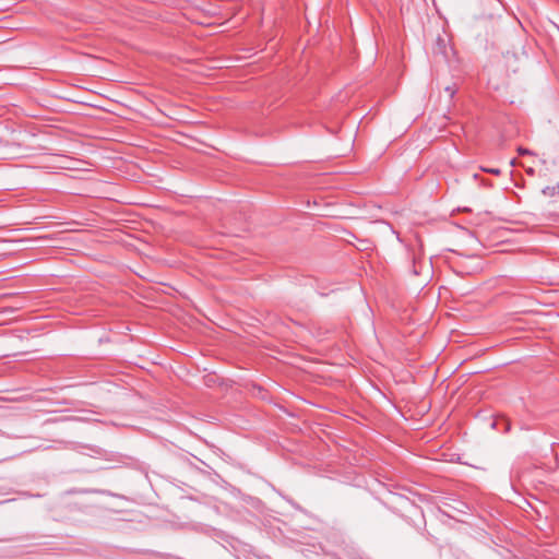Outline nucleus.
Masks as SVG:
<instances>
[{
  "label": "nucleus",
  "instance_id": "f257e3e1",
  "mask_svg": "<svg viewBox=\"0 0 559 559\" xmlns=\"http://www.w3.org/2000/svg\"><path fill=\"white\" fill-rule=\"evenodd\" d=\"M448 51H449V39H448V36L439 34L436 37V39H435V43H433V46H432V52L435 55H440V56L447 58L448 57Z\"/></svg>",
  "mask_w": 559,
  "mask_h": 559
},
{
  "label": "nucleus",
  "instance_id": "f03ea898",
  "mask_svg": "<svg viewBox=\"0 0 559 559\" xmlns=\"http://www.w3.org/2000/svg\"><path fill=\"white\" fill-rule=\"evenodd\" d=\"M556 193H559V185L556 187H546L543 189L544 195L554 197Z\"/></svg>",
  "mask_w": 559,
  "mask_h": 559
},
{
  "label": "nucleus",
  "instance_id": "7ed1b4c3",
  "mask_svg": "<svg viewBox=\"0 0 559 559\" xmlns=\"http://www.w3.org/2000/svg\"><path fill=\"white\" fill-rule=\"evenodd\" d=\"M444 91L449 94L450 98H452L456 93L455 86H447Z\"/></svg>",
  "mask_w": 559,
  "mask_h": 559
},
{
  "label": "nucleus",
  "instance_id": "20e7f679",
  "mask_svg": "<svg viewBox=\"0 0 559 559\" xmlns=\"http://www.w3.org/2000/svg\"><path fill=\"white\" fill-rule=\"evenodd\" d=\"M485 171H488V173L493 174V175H499L500 174V170L497 169V168L485 169Z\"/></svg>",
  "mask_w": 559,
  "mask_h": 559
},
{
  "label": "nucleus",
  "instance_id": "39448f33",
  "mask_svg": "<svg viewBox=\"0 0 559 559\" xmlns=\"http://www.w3.org/2000/svg\"><path fill=\"white\" fill-rule=\"evenodd\" d=\"M519 153L520 154H528L530 152L526 148L519 147Z\"/></svg>",
  "mask_w": 559,
  "mask_h": 559
}]
</instances>
